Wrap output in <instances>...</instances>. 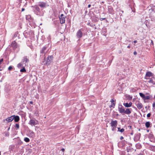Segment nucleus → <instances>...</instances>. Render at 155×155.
Segmentation results:
<instances>
[{
    "instance_id": "obj_1",
    "label": "nucleus",
    "mask_w": 155,
    "mask_h": 155,
    "mask_svg": "<svg viewBox=\"0 0 155 155\" xmlns=\"http://www.w3.org/2000/svg\"><path fill=\"white\" fill-rule=\"evenodd\" d=\"M66 16L64 15L63 14H61L59 16V17L61 24H63L65 23V18H66Z\"/></svg>"
},
{
    "instance_id": "obj_2",
    "label": "nucleus",
    "mask_w": 155,
    "mask_h": 155,
    "mask_svg": "<svg viewBox=\"0 0 155 155\" xmlns=\"http://www.w3.org/2000/svg\"><path fill=\"white\" fill-rule=\"evenodd\" d=\"M83 30L82 28L78 31L76 34V36L78 38H80L82 37L83 35Z\"/></svg>"
},
{
    "instance_id": "obj_3",
    "label": "nucleus",
    "mask_w": 155,
    "mask_h": 155,
    "mask_svg": "<svg viewBox=\"0 0 155 155\" xmlns=\"http://www.w3.org/2000/svg\"><path fill=\"white\" fill-rule=\"evenodd\" d=\"M38 123V121L35 119H31L29 123V124L32 126L37 124Z\"/></svg>"
},
{
    "instance_id": "obj_4",
    "label": "nucleus",
    "mask_w": 155,
    "mask_h": 155,
    "mask_svg": "<svg viewBox=\"0 0 155 155\" xmlns=\"http://www.w3.org/2000/svg\"><path fill=\"white\" fill-rule=\"evenodd\" d=\"M53 58V56H48L47 58V60L45 63L47 65H49L51 62Z\"/></svg>"
},
{
    "instance_id": "obj_5",
    "label": "nucleus",
    "mask_w": 155,
    "mask_h": 155,
    "mask_svg": "<svg viewBox=\"0 0 155 155\" xmlns=\"http://www.w3.org/2000/svg\"><path fill=\"white\" fill-rule=\"evenodd\" d=\"M11 46L14 50H15L19 47L18 45L15 41L12 42L11 44Z\"/></svg>"
},
{
    "instance_id": "obj_6",
    "label": "nucleus",
    "mask_w": 155,
    "mask_h": 155,
    "mask_svg": "<svg viewBox=\"0 0 155 155\" xmlns=\"http://www.w3.org/2000/svg\"><path fill=\"white\" fill-rule=\"evenodd\" d=\"M110 124L111 127H116L117 125V121L116 120H112Z\"/></svg>"
},
{
    "instance_id": "obj_7",
    "label": "nucleus",
    "mask_w": 155,
    "mask_h": 155,
    "mask_svg": "<svg viewBox=\"0 0 155 155\" xmlns=\"http://www.w3.org/2000/svg\"><path fill=\"white\" fill-rule=\"evenodd\" d=\"M38 6L41 8H44L46 7L47 5L46 3L41 2L38 3Z\"/></svg>"
},
{
    "instance_id": "obj_8",
    "label": "nucleus",
    "mask_w": 155,
    "mask_h": 155,
    "mask_svg": "<svg viewBox=\"0 0 155 155\" xmlns=\"http://www.w3.org/2000/svg\"><path fill=\"white\" fill-rule=\"evenodd\" d=\"M136 104L139 109H141L142 108L143 105L139 101H137L136 102Z\"/></svg>"
},
{
    "instance_id": "obj_9",
    "label": "nucleus",
    "mask_w": 155,
    "mask_h": 155,
    "mask_svg": "<svg viewBox=\"0 0 155 155\" xmlns=\"http://www.w3.org/2000/svg\"><path fill=\"white\" fill-rule=\"evenodd\" d=\"M108 9L109 13L110 14H114V10L113 7L111 6H109L108 7Z\"/></svg>"
},
{
    "instance_id": "obj_10",
    "label": "nucleus",
    "mask_w": 155,
    "mask_h": 155,
    "mask_svg": "<svg viewBox=\"0 0 155 155\" xmlns=\"http://www.w3.org/2000/svg\"><path fill=\"white\" fill-rule=\"evenodd\" d=\"M29 61V60L28 58H27V57L26 56H25L23 58V59L22 60V62H25V64L26 65L28 64V63Z\"/></svg>"
},
{
    "instance_id": "obj_11",
    "label": "nucleus",
    "mask_w": 155,
    "mask_h": 155,
    "mask_svg": "<svg viewBox=\"0 0 155 155\" xmlns=\"http://www.w3.org/2000/svg\"><path fill=\"white\" fill-rule=\"evenodd\" d=\"M132 110V109L131 108H127L126 110H124V111L123 113L129 114L131 113Z\"/></svg>"
},
{
    "instance_id": "obj_12",
    "label": "nucleus",
    "mask_w": 155,
    "mask_h": 155,
    "mask_svg": "<svg viewBox=\"0 0 155 155\" xmlns=\"http://www.w3.org/2000/svg\"><path fill=\"white\" fill-rule=\"evenodd\" d=\"M14 117H14V118H13V120H14V121L15 122H18L19 120H20V118L19 116H15V115H13Z\"/></svg>"
},
{
    "instance_id": "obj_13",
    "label": "nucleus",
    "mask_w": 155,
    "mask_h": 155,
    "mask_svg": "<svg viewBox=\"0 0 155 155\" xmlns=\"http://www.w3.org/2000/svg\"><path fill=\"white\" fill-rule=\"evenodd\" d=\"M140 134L139 133L138 134H137L135 137L134 138V140L135 141H137L138 140H139L140 138Z\"/></svg>"
},
{
    "instance_id": "obj_14",
    "label": "nucleus",
    "mask_w": 155,
    "mask_h": 155,
    "mask_svg": "<svg viewBox=\"0 0 155 155\" xmlns=\"http://www.w3.org/2000/svg\"><path fill=\"white\" fill-rule=\"evenodd\" d=\"M13 116H12L8 118H6L5 119V120L8 123L10 122H12L13 120L14 117H13Z\"/></svg>"
},
{
    "instance_id": "obj_15",
    "label": "nucleus",
    "mask_w": 155,
    "mask_h": 155,
    "mask_svg": "<svg viewBox=\"0 0 155 155\" xmlns=\"http://www.w3.org/2000/svg\"><path fill=\"white\" fill-rule=\"evenodd\" d=\"M152 75V73L150 71L147 72L146 73L145 78L146 79H148L147 77H150Z\"/></svg>"
},
{
    "instance_id": "obj_16",
    "label": "nucleus",
    "mask_w": 155,
    "mask_h": 155,
    "mask_svg": "<svg viewBox=\"0 0 155 155\" xmlns=\"http://www.w3.org/2000/svg\"><path fill=\"white\" fill-rule=\"evenodd\" d=\"M132 103L130 102L129 103H124L123 105L126 107H129L132 106Z\"/></svg>"
},
{
    "instance_id": "obj_17",
    "label": "nucleus",
    "mask_w": 155,
    "mask_h": 155,
    "mask_svg": "<svg viewBox=\"0 0 155 155\" xmlns=\"http://www.w3.org/2000/svg\"><path fill=\"white\" fill-rule=\"evenodd\" d=\"M49 45V44L48 45H46L44 47L41 51V53H43L44 52V51L48 47V46Z\"/></svg>"
},
{
    "instance_id": "obj_18",
    "label": "nucleus",
    "mask_w": 155,
    "mask_h": 155,
    "mask_svg": "<svg viewBox=\"0 0 155 155\" xmlns=\"http://www.w3.org/2000/svg\"><path fill=\"white\" fill-rule=\"evenodd\" d=\"M150 124H150V122L147 121L145 123V125L146 127L147 128H148L150 127Z\"/></svg>"
},
{
    "instance_id": "obj_19",
    "label": "nucleus",
    "mask_w": 155,
    "mask_h": 155,
    "mask_svg": "<svg viewBox=\"0 0 155 155\" xmlns=\"http://www.w3.org/2000/svg\"><path fill=\"white\" fill-rule=\"evenodd\" d=\"M15 146L13 145H11L9 147V149L10 151H13L15 148Z\"/></svg>"
},
{
    "instance_id": "obj_20",
    "label": "nucleus",
    "mask_w": 155,
    "mask_h": 155,
    "mask_svg": "<svg viewBox=\"0 0 155 155\" xmlns=\"http://www.w3.org/2000/svg\"><path fill=\"white\" fill-rule=\"evenodd\" d=\"M29 134L32 137H34L35 136V133L31 130H30L29 132Z\"/></svg>"
},
{
    "instance_id": "obj_21",
    "label": "nucleus",
    "mask_w": 155,
    "mask_h": 155,
    "mask_svg": "<svg viewBox=\"0 0 155 155\" xmlns=\"http://www.w3.org/2000/svg\"><path fill=\"white\" fill-rule=\"evenodd\" d=\"M118 110L119 111L120 113L122 114L123 113L124 111V109L123 108H120L119 107V108H118Z\"/></svg>"
},
{
    "instance_id": "obj_22",
    "label": "nucleus",
    "mask_w": 155,
    "mask_h": 155,
    "mask_svg": "<svg viewBox=\"0 0 155 155\" xmlns=\"http://www.w3.org/2000/svg\"><path fill=\"white\" fill-rule=\"evenodd\" d=\"M124 131V129L122 128L121 129L120 127H118V131L121 132V133H122Z\"/></svg>"
},
{
    "instance_id": "obj_23",
    "label": "nucleus",
    "mask_w": 155,
    "mask_h": 155,
    "mask_svg": "<svg viewBox=\"0 0 155 155\" xmlns=\"http://www.w3.org/2000/svg\"><path fill=\"white\" fill-rule=\"evenodd\" d=\"M17 67L19 68H21V67H23V64H22L21 63H20L18 64L17 65Z\"/></svg>"
},
{
    "instance_id": "obj_24",
    "label": "nucleus",
    "mask_w": 155,
    "mask_h": 155,
    "mask_svg": "<svg viewBox=\"0 0 155 155\" xmlns=\"http://www.w3.org/2000/svg\"><path fill=\"white\" fill-rule=\"evenodd\" d=\"M139 94H140V96L143 99V100L144 99V97H145V95L143 94V93H139Z\"/></svg>"
},
{
    "instance_id": "obj_25",
    "label": "nucleus",
    "mask_w": 155,
    "mask_h": 155,
    "mask_svg": "<svg viewBox=\"0 0 155 155\" xmlns=\"http://www.w3.org/2000/svg\"><path fill=\"white\" fill-rule=\"evenodd\" d=\"M20 71L21 72H26V70L25 69V68L24 67H23L20 70Z\"/></svg>"
},
{
    "instance_id": "obj_26",
    "label": "nucleus",
    "mask_w": 155,
    "mask_h": 155,
    "mask_svg": "<svg viewBox=\"0 0 155 155\" xmlns=\"http://www.w3.org/2000/svg\"><path fill=\"white\" fill-rule=\"evenodd\" d=\"M35 8L36 11H37L38 12L40 11V9L38 7V5H35Z\"/></svg>"
},
{
    "instance_id": "obj_27",
    "label": "nucleus",
    "mask_w": 155,
    "mask_h": 155,
    "mask_svg": "<svg viewBox=\"0 0 155 155\" xmlns=\"http://www.w3.org/2000/svg\"><path fill=\"white\" fill-rule=\"evenodd\" d=\"M24 140L26 142H29L30 141V139L28 137H25L24 139Z\"/></svg>"
},
{
    "instance_id": "obj_28",
    "label": "nucleus",
    "mask_w": 155,
    "mask_h": 155,
    "mask_svg": "<svg viewBox=\"0 0 155 155\" xmlns=\"http://www.w3.org/2000/svg\"><path fill=\"white\" fill-rule=\"evenodd\" d=\"M150 98V96H145V97L143 99L144 100H149Z\"/></svg>"
},
{
    "instance_id": "obj_29",
    "label": "nucleus",
    "mask_w": 155,
    "mask_h": 155,
    "mask_svg": "<svg viewBox=\"0 0 155 155\" xmlns=\"http://www.w3.org/2000/svg\"><path fill=\"white\" fill-rule=\"evenodd\" d=\"M22 143V142L20 140H19L17 141V143L19 145H21Z\"/></svg>"
},
{
    "instance_id": "obj_30",
    "label": "nucleus",
    "mask_w": 155,
    "mask_h": 155,
    "mask_svg": "<svg viewBox=\"0 0 155 155\" xmlns=\"http://www.w3.org/2000/svg\"><path fill=\"white\" fill-rule=\"evenodd\" d=\"M13 67L12 66H10L8 68V70L10 71L13 69Z\"/></svg>"
},
{
    "instance_id": "obj_31",
    "label": "nucleus",
    "mask_w": 155,
    "mask_h": 155,
    "mask_svg": "<svg viewBox=\"0 0 155 155\" xmlns=\"http://www.w3.org/2000/svg\"><path fill=\"white\" fill-rule=\"evenodd\" d=\"M127 98L128 100H131L132 99V97L130 95H128L127 96Z\"/></svg>"
},
{
    "instance_id": "obj_32",
    "label": "nucleus",
    "mask_w": 155,
    "mask_h": 155,
    "mask_svg": "<svg viewBox=\"0 0 155 155\" xmlns=\"http://www.w3.org/2000/svg\"><path fill=\"white\" fill-rule=\"evenodd\" d=\"M136 147L137 148H140L141 147V146L140 144H137L136 145Z\"/></svg>"
},
{
    "instance_id": "obj_33",
    "label": "nucleus",
    "mask_w": 155,
    "mask_h": 155,
    "mask_svg": "<svg viewBox=\"0 0 155 155\" xmlns=\"http://www.w3.org/2000/svg\"><path fill=\"white\" fill-rule=\"evenodd\" d=\"M111 105L109 106V107L111 108L112 107H113L114 108L115 106V103H111Z\"/></svg>"
},
{
    "instance_id": "obj_34",
    "label": "nucleus",
    "mask_w": 155,
    "mask_h": 155,
    "mask_svg": "<svg viewBox=\"0 0 155 155\" xmlns=\"http://www.w3.org/2000/svg\"><path fill=\"white\" fill-rule=\"evenodd\" d=\"M9 134L8 132H5V136L8 137L9 136Z\"/></svg>"
},
{
    "instance_id": "obj_35",
    "label": "nucleus",
    "mask_w": 155,
    "mask_h": 155,
    "mask_svg": "<svg viewBox=\"0 0 155 155\" xmlns=\"http://www.w3.org/2000/svg\"><path fill=\"white\" fill-rule=\"evenodd\" d=\"M15 127L17 128V129H18L19 128V124H15Z\"/></svg>"
},
{
    "instance_id": "obj_36",
    "label": "nucleus",
    "mask_w": 155,
    "mask_h": 155,
    "mask_svg": "<svg viewBox=\"0 0 155 155\" xmlns=\"http://www.w3.org/2000/svg\"><path fill=\"white\" fill-rule=\"evenodd\" d=\"M151 113H149L147 115V117H150L151 116Z\"/></svg>"
},
{
    "instance_id": "obj_37",
    "label": "nucleus",
    "mask_w": 155,
    "mask_h": 155,
    "mask_svg": "<svg viewBox=\"0 0 155 155\" xmlns=\"http://www.w3.org/2000/svg\"><path fill=\"white\" fill-rule=\"evenodd\" d=\"M123 106L121 104H119L118 108H119V107L120 108H123Z\"/></svg>"
},
{
    "instance_id": "obj_38",
    "label": "nucleus",
    "mask_w": 155,
    "mask_h": 155,
    "mask_svg": "<svg viewBox=\"0 0 155 155\" xmlns=\"http://www.w3.org/2000/svg\"><path fill=\"white\" fill-rule=\"evenodd\" d=\"M152 106L154 108V109H155V102H154Z\"/></svg>"
},
{
    "instance_id": "obj_39",
    "label": "nucleus",
    "mask_w": 155,
    "mask_h": 155,
    "mask_svg": "<svg viewBox=\"0 0 155 155\" xmlns=\"http://www.w3.org/2000/svg\"><path fill=\"white\" fill-rule=\"evenodd\" d=\"M17 33H15V35H14V36L13 37V38H14L16 37L17 36Z\"/></svg>"
},
{
    "instance_id": "obj_40",
    "label": "nucleus",
    "mask_w": 155,
    "mask_h": 155,
    "mask_svg": "<svg viewBox=\"0 0 155 155\" xmlns=\"http://www.w3.org/2000/svg\"><path fill=\"white\" fill-rule=\"evenodd\" d=\"M30 17H31V16L30 15H28L27 16V17H26V18L27 20H28V19Z\"/></svg>"
},
{
    "instance_id": "obj_41",
    "label": "nucleus",
    "mask_w": 155,
    "mask_h": 155,
    "mask_svg": "<svg viewBox=\"0 0 155 155\" xmlns=\"http://www.w3.org/2000/svg\"><path fill=\"white\" fill-rule=\"evenodd\" d=\"M153 80L152 79H150L149 81L148 82L150 83H153Z\"/></svg>"
},
{
    "instance_id": "obj_42",
    "label": "nucleus",
    "mask_w": 155,
    "mask_h": 155,
    "mask_svg": "<svg viewBox=\"0 0 155 155\" xmlns=\"http://www.w3.org/2000/svg\"><path fill=\"white\" fill-rule=\"evenodd\" d=\"M61 151L63 152V154H64V150H65L64 148H62L61 150Z\"/></svg>"
},
{
    "instance_id": "obj_43",
    "label": "nucleus",
    "mask_w": 155,
    "mask_h": 155,
    "mask_svg": "<svg viewBox=\"0 0 155 155\" xmlns=\"http://www.w3.org/2000/svg\"><path fill=\"white\" fill-rule=\"evenodd\" d=\"M58 22V21L57 20H55L54 21V23L55 24H56Z\"/></svg>"
},
{
    "instance_id": "obj_44",
    "label": "nucleus",
    "mask_w": 155,
    "mask_h": 155,
    "mask_svg": "<svg viewBox=\"0 0 155 155\" xmlns=\"http://www.w3.org/2000/svg\"><path fill=\"white\" fill-rule=\"evenodd\" d=\"M110 101L111 102V103H114V101L113 99H111Z\"/></svg>"
},
{
    "instance_id": "obj_45",
    "label": "nucleus",
    "mask_w": 155,
    "mask_h": 155,
    "mask_svg": "<svg viewBox=\"0 0 155 155\" xmlns=\"http://www.w3.org/2000/svg\"><path fill=\"white\" fill-rule=\"evenodd\" d=\"M3 61V59L2 58L1 59H0V64Z\"/></svg>"
},
{
    "instance_id": "obj_46",
    "label": "nucleus",
    "mask_w": 155,
    "mask_h": 155,
    "mask_svg": "<svg viewBox=\"0 0 155 155\" xmlns=\"http://www.w3.org/2000/svg\"><path fill=\"white\" fill-rule=\"evenodd\" d=\"M106 19L105 18H100V20L102 21L104 20H105Z\"/></svg>"
},
{
    "instance_id": "obj_47",
    "label": "nucleus",
    "mask_w": 155,
    "mask_h": 155,
    "mask_svg": "<svg viewBox=\"0 0 155 155\" xmlns=\"http://www.w3.org/2000/svg\"><path fill=\"white\" fill-rule=\"evenodd\" d=\"M137 54V53L136 52V51H135L134 52V55H136Z\"/></svg>"
},
{
    "instance_id": "obj_48",
    "label": "nucleus",
    "mask_w": 155,
    "mask_h": 155,
    "mask_svg": "<svg viewBox=\"0 0 155 155\" xmlns=\"http://www.w3.org/2000/svg\"><path fill=\"white\" fill-rule=\"evenodd\" d=\"M123 139H124V137H123L121 136V137H120V139L121 140H122Z\"/></svg>"
},
{
    "instance_id": "obj_49",
    "label": "nucleus",
    "mask_w": 155,
    "mask_h": 155,
    "mask_svg": "<svg viewBox=\"0 0 155 155\" xmlns=\"http://www.w3.org/2000/svg\"><path fill=\"white\" fill-rule=\"evenodd\" d=\"M115 128L116 127H113V128H112V131H114L115 130Z\"/></svg>"
},
{
    "instance_id": "obj_50",
    "label": "nucleus",
    "mask_w": 155,
    "mask_h": 155,
    "mask_svg": "<svg viewBox=\"0 0 155 155\" xmlns=\"http://www.w3.org/2000/svg\"><path fill=\"white\" fill-rule=\"evenodd\" d=\"M128 127L130 129H131L132 128V126H129Z\"/></svg>"
},
{
    "instance_id": "obj_51",
    "label": "nucleus",
    "mask_w": 155,
    "mask_h": 155,
    "mask_svg": "<svg viewBox=\"0 0 155 155\" xmlns=\"http://www.w3.org/2000/svg\"><path fill=\"white\" fill-rule=\"evenodd\" d=\"M114 0H108V2H112Z\"/></svg>"
},
{
    "instance_id": "obj_52",
    "label": "nucleus",
    "mask_w": 155,
    "mask_h": 155,
    "mask_svg": "<svg viewBox=\"0 0 155 155\" xmlns=\"http://www.w3.org/2000/svg\"><path fill=\"white\" fill-rule=\"evenodd\" d=\"M25 9L24 8H22V9H21V11H23L25 10Z\"/></svg>"
},
{
    "instance_id": "obj_53",
    "label": "nucleus",
    "mask_w": 155,
    "mask_h": 155,
    "mask_svg": "<svg viewBox=\"0 0 155 155\" xmlns=\"http://www.w3.org/2000/svg\"><path fill=\"white\" fill-rule=\"evenodd\" d=\"M91 5L89 4L88 5V8H89L91 7Z\"/></svg>"
},
{
    "instance_id": "obj_54",
    "label": "nucleus",
    "mask_w": 155,
    "mask_h": 155,
    "mask_svg": "<svg viewBox=\"0 0 155 155\" xmlns=\"http://www.w3.org/2000/svg\"><path fill=\"white\" fill-rule=\"evenodd\" d=\"M152 84L154 85L155 84V82L154 81H153Z\"/></svg>"
},
{
    "instance_id": "obj_55",
    "label": "nucleus",
    "mask_w": 155,
    "mask_h": 155,
    "mask_svg": "<svg viewBox=\"0 0 155 155\" xmlns=\"http://www.w3.org/2000/svg\"><path fill=\"white\" fill-rule=\"evenodd\" d=\"M30 103L31 104H33V102L32 101H30Z\"/></svg>"
},
{
    "instance_id": "obj_56",
    "label": "nucleus",
    "mask_w": 155,
    "mask_h": 155,
    "mask_svg": "<svg viewBox=\"0 0 155 155\" xmlns=\"http://www.w3.org/2000/svg\"><path fill=\"white\" fill-rule=\"evenodd\" d=\"M137 42V41L136 40L134 41V43H135Z\"/></svg>"
},
{
    "instance_id": "obj_57",
    "label": "nucleus",
    "mask_w": 155,
    "mask_h": 155,
    "mask_svg": "<svg viewBox=\"0 0 155 155\" xmlns=\"http://www.w3.org/2000/svg\"><path fill=\"white\" fill-rule=\"evenodd\" d=\"M130 45H128L127 46V48H130Z\"/></svg>"
},
{
    "instance_id": "obj_58",
    "label": "nucleus",
    "mask_w": 155,
    "mask_h": 155,
    "mask_svg": "<svg viewBox=\"0 0 155 155\" xmlns=\"http://www.w3.org/2000/svg\"><path fill=\"white\" fill-rule=\"evenodd\" d=\"M151 43L152 44H153V41L152 40H151Z\"/></svg>"
},
{
    "instance_id": "obj_59",
    "label": "nucleus",
    "mask_w": 155,
    "mask_h": 155,
    "mask_svg": "<svg viewBox=\"0 0 155 155\" xmlns=\"http://www.w3.org/2000/svg\"><path fill=\"white\" fill-rule=\"evenodd\" d=\"M10 127H9L8 128V130H9V129H10Z\"/></svg>"
},
{
    "instance_id": "obj_60",
    "label": "nucleus",
    "mask_w": 155,
    "mask_h": 155,
    "mask_svg": "<svg viewBox=\"0 0 155 155\" xmlns=\"http://www.w3.org/2000/svg\"><path fill=\"white\" fill-rule=\"evenodd\" d=\"M147 132H149V130H147Z\"/></svg>"
},
{
    "instance_id": "obj_61",
    "label": "nucleus",
    "mask_w": 155,
    "mask_h": 155,
    "mask_svg": "<svg viewBox=\"0 0 155 155\" xmlns=\"http://www.w3.org/2000/svg\"><path fill=\"white\" fill-rule=\"evenodd\" d=\"M90 23H89L88 24V25H90Z\"/></svg>"
},
{
    "instance_id": "obj_62",
    "label": "nucleus",
    "mask_w": 155,
    "mask_h": 155,
    "mask_svg": "<svg viewBox=\"0 0 155 155\" xmlns=\"http://www.w3.org/2000/svg\"><path fill=\"white\" fill-rule=\"evenodd\" d=\"M97 21V19H95V20H94V21Z\"/></svg>"
},
{
    "instance_id": "obj_63",
    "label": "nucleus",
    "mask_w": 155,
    "mask_h": 155,
    "mask_svg": "<svg viewBox=\"0 0 155 155\" xmlns=\"http://www.w3.org/2000/svg\"><path fill=\"white\" fill-rule=\"evenodd\" d=\"M150 135L151 136H153V135L152 134H150Z\"/></svg>"
},
{
    "instance_id": "obj_64",
    "label": "nucleus",
    "mask_w": 155,
    "mask_h": 155,
    "mask_svg": "<svg viewBox=\"0 0 155 155\" xmlns=\"http://www.w3.org/2000/svg\"><path fill=\"white\" fill-rule=\"evenodd\" d=\"M154 99H155V95L154 96Z\"/></svg>"
}]
</instances>
